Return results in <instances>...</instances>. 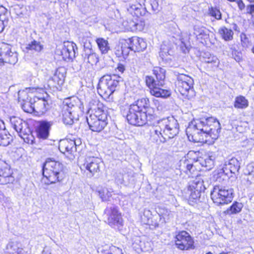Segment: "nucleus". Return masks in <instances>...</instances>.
I'll return each mask as SVG.
<instances>
[{"mask_svg":"<svg viewBox=\"0 0 254 254\" xmlns=\"http://www.w3.org/2000/svg\"><path fill=\"white\" fill-rule=\"evenodd\" d=\"M221 130L219 122L215 118L209 117L194 120L186 129V134L190 141L203 142L204 137L210 136L212 139L218 138Z\"/></svg>","mask_w":254,"mask_h":254,"instance_id":"obj_1","label":"nucleus"},{"mask_svg":"<svg viewBox=\"0 0 254 254\" xmlns=\"http://www.w3.org/2000/svg\"><path fill=\"white\" fill-rule=\"evenodd\" d=\"M118 70L121 73H123L125 70V66L122 64H119L117 67Z\"/></svg>","mask_w":254,"mask_h":254,"instance_id":"obj_49","label":"nucleus"},{"mask_svg":"<svg viewBox=\"0 0 254 254\" xmlns=\"http://www.w3.org/2000/svg\"><path fill=\"white\" fill-rule=\"evenodd\" d=\"M245 37V39L246 40H247V38H246V35H245V34H241V38L242 41H243V42L244 41H243V37Z\"/></svg>","mask_w":254,"mask_h":254,"instance_id":"obj_52","label":"nucleus"},{"mask_svg":"<svg viewBox=\"0 0 254 254\" xmlns=\"http://www.w3.org/2000/svg\"><path fill=\"white\" fill-rule=\"evenodd\" d=\"M208 11L209 14L216 19L220 20L221 19V13L218 8L211 6L209 7Z\"/></svg>","mask_w":254,"mask_h":254,"instance_id":"obj_41","label":"nucleus"},{"mask_svg":"<svg viewBox=\"0 0 254 254\" xmlns=\"http://www.w3.org/2000/svg\"><path fill=\"white\" fill-rule=\"evenodd\" d=\"M96 42L102 54H106L110 50L108 41L103 38H97Z\"/></svg>","mask_w":254,"mask_h":254,"instance_id":"obj_33","label":"nucleus"},{"mask_svg":"<svg viewBox=\"0 0 254 254\" xmlns=\"http://www.w3.org/2000/svg\"><path fill=\"white\" fill-rule=\"evenodd\" d=\"M151 212L149 209H144L143 216H142V219L143 220L144 218V221H146V223H148L149 220L151 218Z\"/></svg>","mask_w":254,"mask_h":254,"instance_id":"obj_44","label":"nucleus"},{"mask_svg":"<svg viewBox=\"0 0 254 254\" xmlns=\"http://www.w3.org/2000/svg\"><path fill=\"white\" fill-rule=\"evenodd\" d=\"M175 244L181 250L187 251L195 248L193 238L189 233L185 231L180 232L176 235Z\"/></svg>","mask_w":254,"mask_h":254,"instance_id":"obj_14","label":"nucleus"},{"mask_svg":"<svg viewBox=\"0 0 254 254\" xmlns=\"http://www.w3.org/2000/svg\"><path fill=\"white\" fill-rule=\"evenodd\" d=\"M77 144L75 140L65 139L60 141L59 148L60 151L65 154H71L76 150Z\"/></svg>","mask_w":254,"mask_h":254,"instance_id":"obj_24","label":"nucleus"},{"mask_svg":"<svg viewBox=\"0 0 254 254\" xmlns=\"http://www.w3.org/2000/svg\"><path fill=\"white\" fill-rule=\"evenodd\" d=\"M1 24V23L0 22V32H2L3 30V29L2 28V25Z\"/></svg>","mask_w":254,"mask_h":254,"instance_id":"obj_54","label":"nucleus"},{"mask_svg":"<svg viewBox=\"0 0 254 254\" xmlns=\"http://www.w3.org/2000/svg\"><path fill=\"white\" fill-rule=\"evenodd\" d=\"M233 190L225 187L215 186L211 192V198L217 205L227 204L231 202Z\"/></svg>","mask_w":254,"mask_h":254,"instance_id":"obj_11","label":"nucleus"},{"mask_svg":"<svg viewBox=\"0 0 254 254\" xmlns=\"http://www.w3.org/2000/svg\"><path fill=\"white\" fill-rule=\"evenodd\" d=\"M66 69L61 66L58 68L54 76L48 80V85L53 87H57L58 85L63 84L65 78Z\"/></svg>","mask_w":254,"mask_h":254,"instance_id":"obj_21","label":"nucleus"},{"mask_svg":"<svg viewBox=\"0 0 254 254\" xmlns=\"http://www.w3.org/2000/svg\"><path fill=\"white\" fill-rule=\"evenodd\" d=\"M4 197L3 193L0 190V200H3Z\"/></svg>","mask_w":254,"mask_h":254,"instance_id":"obj_51","label":"nucleus"},{"mask_svg":"<svg viewBox=\"0 0 254 254\" xmlns=\"http://www.w3.org/2000/svg\"><path fill=\"white\" fill-rule=\"evenodd\" d=\"M179 131V125L173 117L159 120L151 131V139L157 143L165 142L176 136Z\"/></svg>","mask_w":254,"mask_h":254,"instance_id":"obj_3","label":"nucleus"},{"mask_svg":"<svg viewBox=\"0 0 254 254\" xmlns=\"http://www.w3.org/2000/svg\"><path fill=\"white\" fill-rule=\"evenodd\" d=\"M218 34L225 41H231L233 39L234 32L230 28L225 26L221 27L218 30Z\"/></svg>","mask_w":254,"mask_h":254,"instance_id":"obj_30","label":"nucleus"},{"mask_svg":"<svg viewBox=\"0 0 254 254\" xmlns=\"http://www.w3.org/2000/svg\"><path fill=\"white\" fill-rule=\"evenodd\" d=\"M194 34L196 36L197 39L199 38H207L208 37L207 31L206 29L203 27H200L198 26H194Z\"/></svg>","mask_w":254,"mask_h":254,"instance_id":"obj_38","label":"nucleus"},{"mask_svg":"<svg viewBox=\"0 0 254 254\" xmlns=\"http://www.w3.org/2000/svg\"><path fill=\"white\" fill-rule=\"evenodd\" d=\"M247 13L252 14L254 12V4H250L247 6Z\"/></svg>","mask_w":254,"mask_h":254,"instance_id":"obj_46","label":"nucleus"},{"mask_svg":"<svg viewBox=\"0 0 254 254\" xmlns=\"http://www.w3.org/2000/svg\"><path fill=\"white\" fill-rule=\"evenodd\" d=\"M240 168V163L236 158L225 160L219 174L223 173L228 177H232Z\"/></svg>","mask_w":254,"mask_h":254,"instance_id":"obj_19","label":"nucleus"},{"mask_svg":"<svg viewBox=\"0 0 254 254\" xmlns=\"http://www.w3.org/2000/svg\"><path fill=\"white\" fill-rule=\"evenodd\" d=\"M98 192L102 201H108L112 195L113 190L111 189L101 188L98 189Z\"/></svg>","mask_w":254,"mask_h":254,"instance_id":"obj_36","label":"nucleus"},{"mask_svg":"<svg viewBox=\"0 0 254 254\" xmlns=\"http://www.w3.org/2000/svg\"><path fill=\"white\" fill-rule=\"evenodd\" d=\"M0 22L1 23L2 28L4 29L8 22V13L7 9L2 6H0Z\"/></svg>","mask_w":254,"mask_h":254,"instance_id":"obj_39","label":"nucleus"},{"mask_svg":"<svg viewBox=\"0 0 254 254\" xmlns=\"http://www.w3.org/2000/svg\"><path fill=\"white\" fill-rule=\"evenodd\" d=\"M202 58L204 62L208 64L207 66L210 70H214L219 65V61L218 59L216 56L209 52L203 53Z\"/></svg>","mask_w":254,"mask_h":254,"instance_id":"obj_27","label":"nucleus"},{"mask_svg":"<svg viewBox=\"0 0 254 254\" xmlns=\"http://www.w3.org/2000/svg\"><path fill=\"white\" fill-rule=\"evenodd\" d=\"M180 170L187 174L191 173V170H193V164L190 162L188 160H182L180 161Z\"/></svg>","mask_w":254,"mask_h":254,"instance_id":"obj_35","label":"nucleus"},{"mask_svg":"<svg viewBox=\"0 0 254 254\" xmlns=\"http://www.w3.org/2000/svg\"><path fill=\"white\" fill-rule=\"evenodd\" d=\"M82 43L84 48L82 57L84 59V62H86L92 65L96 64L99 61V58L92 49L90 41L87 39L83 38Z\"/></svg>","mask_w":254,"mask_h":254,"instance_id":"obj_17","label":"nucleus"},{"mask_svg":"<svg viewBox=\"0 0 254 254\" xmlns=\"http://www.w3.org/2000/svg\"><path fill=\"white\" fill-rule=\"evenodd\" d=\"M0 66L4 63L15 64L18 61V53L11 45L5 43L0 44Z\"/></svg>","mask_w":254,"mask_h":254,"instance_id":"obj_12","label":"nucleus"},{"mask_svg":"<svg viewBox=\"0 0 254 254\" xmlns=\"http://www.w3.org/2000/svg\"><path fill=\"white\" fill-rule=\"evenodd\" d=\"M136 25V24L135 22H132L130 23L129 27L130 28H132L133 27H135Z\"/></svg>","mask_w":254,"mask_h":254,"instance_id":"obj_50","label":"nucleus"},{"mask_svg":"<svg viewBox=\"0 0 254 254\" xmlns=\"http://www.w3.org/2000/svg\"><path fill=\"white\" fill-rule=\"evenodd\" d=\"M145 1L146 0H129L127 3V11L136 17L144 15L147 11Z\"/></svg>","mask_w":254,"mask_h":254,"instance_id":"obj_16","label":"nucleus"},{"mask_svg":"<svg viewBox=\"0 0 254 254\" xmlns=\"http://www.w3.org/2000/svg\"><path fill=\"white\" fill-rule=\"evenodd\" d=\"M173 51L167 45L163 43L161 45L159 55L162 60L168 61L171 60L170 57L173 54Z\"/></svg>","mask_w":254,"mask_h":254,"instance_id":"obj_32","label":"nucleus"},{"mask_svg":"<svg viewBox=\"0 0 254 254\" xmlns=\"http://www.w3.org/2000/svg\"><path fill=\"white\" fill-rule=\"evenodd\" d=\"M13 140L12 136L5 130V125L0 119V145L6 146Z\"/></svg>","mask_w":254,"mask_h":254,"instance_id":"obj_26","label":"nucleus"},{"mask_svg":"<svg viewBox=\"0 0 254 254\" xmlns=\"http://www.w3.org/2000/svg\"><path fill=\"white\" fill-rule=\"evenodd\" d=\"M11 127L17 132L18 135L28 144H33L34 137L27 122L17 117L10 118Z\"/></svg>","mask_w":254,"mask_h":254,"instance_id":"obj_9","label":"nucleus"},{"mask_svg":"<svg viewBox=\"0 0 254 254\" xmlns=\"http://www.w3.org/2000/svg\"><path fill=\"white\" fill-rule=\"evenodd\" d=\"M249 2L253 3L254 2V0H247Z\"/></svg>","mask_w":254,"mask_h":254,"instance_id":"obj_55","label":"nucleus"},{"mask_svg":"<svg viewBox=\"0 0 254 254\" xmlns=\"http://www.w3.org/2000/svg\"><path fill=\"white\" fill-rule=\"evenodd\" d=\"M127 43L130 50L135 52L142 51L146 48V44L143 39L137 37H132L129 38Z\"/></svg>","mask_w":254,"mask_h":254,"instance_id":"obj_25","label":"nucleus"},{"mask_svg":"<svg viewBox=\"0 0 254 254\" xmlns=\"http://www.w3.org/2000/svg\"><path fill=\"white\" fill-rule=\"evenodd\" d=\"M76 142L77 146L81 144V141L80 140H75Z\"/></svg>","mask_w":254,"mask_h":254,"instance_id":"obj_53","label":"nucleus"},{"mask_svg":"<svg viewBox=\"0 0 254 254\" xmlns=\"http://www.w3.org/2000/svg\"><path fill=\"white\" fill-rule=\"evenodd\" d=\"M246 171L248 175H252L254 177V162H252L247 165Z\"/></svg>","mask_w":254,"mask_h":254,"instance_id":"obj_45","label":"nucleus"},{"mask_svg":"<svg viewBox=\"0 0 254 254\" xmlns=\"http://www.w3.org/2000/svg\"><path fill=\"white\" fill-rule=\"evenodd\" d=\"M100 250L101 252L104 251L105 254H123L122 250L116 247L115 246H111L110 247L109 250H100L99 249V251Z\"/></svg>","mask_w":254,"mask_h":254,"instance_id":"obj_42","label":"nucleus"},{"mask_svg":"<svg viewBox=\"0 0 254 254\" xmlns=\"http://www.w3.org/2000/svg\"><path fill=\"white\" fill-rule=\"evenodd\" d=\"M130 49L128 48V46L127 47H122V54L123 55L127 56L128 54L129 51Z\"/></svg>","mask_w":254,"mask_h":254,"instance_id":"obj_48","label":"nucleus"},{"mask_svg":"<svg viewBox=\"0 0 254 254\" xmlns=\"http://www.w3.org/2000/svg\"><path fill=\"white\" fill-rule=\"evenodd\" d=\"M202 186V182L198 181L196 179L190 183L187 190L190 201L196 202L199 200Z\"/></svg>","mask_w":254,"mask_h":254,"instance_id":"obj_20","label":"nucleus"},{"mask_svg":"<svg viewBox=\"0 0 254 254\" xmlns=\"http://www.w3.org/2000/svg\"><path fill=\"white\" fill-rule=\"evenodd\" d=\"M14 180L10 166L5 161L0 160V185L12 184Z\"/></svg>","mask_w":254,"mask_h":254,"instance_id":"obj_18","label":"nucleus"},{"mask_svg":"<svg viewBox=\"0 0 254 254\" xmlns=\"http://www.w3.org/2000/svg\"><path fill=\"white\" fill-rule=\"evenodd\" d=\"M77 48L76 44L73 42H67L64 43V45L61 51V55L65 61H69L75 58Z\"/></svg>","mask_w":254,"mask_h":254,"instance_id":"obj_22","label":"nucleus"},{"mask_svg":"<svg viewBox=\"0 0 254 254\" xmlns=\"http://www.w3.org/2000/svg\"><path fill=\"white\" fill-rule=\"evenodd\" d=\"M153 73L156 80L152 76L145 77V82L150 89V94L156 97L167 98L171 95L170 90L162 89L161 87L164 85L165 78V70L159 67H156L153 70Z\"/></svg>","mask_w":254,"mask_h":254,"instance_id":"obj_4","label":"nucleus"},{"mask_svg":"<svg viewBox=\"0 0 254 254\" xmlns=\"http://www.w3.org/2000/svg\"><path fill=\"white\" fill-rule=\"evenodd\" d=\"M152 112L153 110L150 107L149 99L142 98L130 105L126 118L130 125L142 126L148 121L152 120L153 116Z\"/></svg>","mask_w":254,"mask_h":254,"instance_id":"obj_2","label":"nucleus"},{"mask_svg":"<svg viewBox=\"0 0 254 254\" xmlns=\"http://www.w3.org/2000/svg\"><path fill=\"white\" fill-rule=\"evenodd\" d=\"M6 250L9 254H21L23 251L21 245L17 242H9Z\"/></svg>","mask_w":254,"mask_h":254,"instance_id":"obj_31","label":"nucleus"},{"mask_svg":"<svg viewBox=\"0 0 254 254\" xmlns=\"http://www.w3.org/2000/svg\"><path fill=\"white\" fill-rule=\"evenodd\" d=\"M102 165V162L101 159L94 156H88L85 158L81 169H85L89 172L90 176L92 177L99 174Z\"/></svg>","mask_w":254,"mask_h":254,"instance_id":"obj_15","label":"nucleus"},{"mask_svg":"<svg viewBox=\"0 0 254 254\" xmlns=\"http://www.w3.org/2000/svg\"><path fill=\"white\" fill-rule=\"evenodd\" d=\"M248 106V101L245 97L240 96L236 98L234 107L236 108L244 109Z\"/></svg>","mask_w":254,"mask_h":254,"instance_id":"obj_37","label":"nucleus"},{"mask_svg":"<svg viewBox=\"0 0 254 254\" xmlns=\"http://www.w3.org/2000/svg\"><path fill=\"white\" fill-rule=\"evenodd\" d=\"M50 105L45 98H39L35 97L34 101L32 104L31 108L32 111L38 113L39 115H42L46 113L49 109Z\"/></svg>","mask_w":254,"mask_h":254,"instance_id":"obj_23","label":"nucleus"},{"mask_svg":"<svg viewBox=\"0 0 254 254\" xmlns=\"http://www.w3.org/2000/svg\"><path fill=\"white\" fill-rule=\"evenodd\" d=\"M237 3L239 8L242 10L245 7V4L242 0H238L236 1Z\"/></svg>","mask_w":254,"mask_h":254,"instance_id":"obj_47","label":"nucleus"},{"mask_svg":"<svg viewBox=\"0 0 254 254\" xmlns=\"http://www.w3.org/2000/svg\"><path fill=\"white\" fill-rule=\"evenodd\" d=\"M122 82V78L116 74L104 75L99 80L98 92L101 96L109 98Z\"/></svg>","mask_w":254,"mask_h":254,"instance_id":"obj_7","label":"nucleus"},{"mask_svg":"<svg viewBox=\"0 0 254 254\" xmlns=\"http://www.w3.org/2000/svg\"><path fill=\"white\" fill-rule=\"evenodd\" d=\"M206 254H212L211 252H208L207 253H206Z\"/></svg>","mask_w":254,"mask_h":254,"instance_id":"obj_57","label":"nucleus"},{"mask_svg":"<svg viewBox=\"0 0 254 254\" xmlns=\"http://www.w3.org/2000/svg\"><path fill=\"white\" fill-rule=\"evenodd\" d=\"M43 48V46L41 44L40 42L33 40L26 46L27 50H34L36 52H40Z\"/></svg>","mask_w":254,"mask_h":254,"instance_id":"obj_40","label":"nucleus"},{"mask_svg":"<svg viewBox=\"0 0 254 254\" xmlns=\"http://www.w3.org/2000/svg\"><path fill=\"white\" fill-rule=\"evenodd\" d=\"M243 206L244 205L242 203L235 201L231 206L227 209L226 213L228 215L238 214L241 211Z\"/></svg>","mask_w":254,"mask_h":254,"instance_id":"obj_34","label":"nucleus"},{"mask_svg":"<svg viewBox=\"0 0 254 254\" xmlns=\"http://www.w3.org/2000/svg\"><path fill=\"white\" fill-rule=\"evenodd\" d=\"M104 215L106 222L112 227L119 229L123 225V219L118 207L115 205L107 207Z\"/></svg>","mask_w":254,"mask_h":254,"instance_id":"obj_13","label":"nucleus"},{"mask_svg":"<svg viewBox=\"0 0 254 254\" xmlns=\"http://www.w3.org/2000/svg\"><path fill=\"white\" fill-rule=\"evenodd\" d=\"M97 103V107H91V114L86 118L89 128L93 131L100 132L102 131L108 124L107 113L101 109L102 105L99 104L98 101H93Z\"/></svg>","mask_w":254,"mask_h":254,"instance_id":"obj_5","label":"nucleus"},{"mask_svg":"<svg viewBox=\"0 0 254 254\" xmlns=\"http://www.w3.org/2000/svg\"><path fill=\"white\" fill-rule=\"evenodd\" d=\"M79 105V102L76 103L71 99H66L64 101L63 121L64 124L71 125L73 123L74 120L78 119L79 113L81 112Z\"/></svg>","mask_w":254,"mask_h":254,"instance_id":"obj_10","label":"nucleus"},{"mask_svg":"<svg viewBox=\"0 0 254 254\" xmlns=\"http://www.w3.org/2000/svg\"><path fill=\"white\" fill-rule=\"evenodd\" d=\"M42 173L50 184L61 182L65 177L63 164L50 158L47 159L43 164Z\"/></svg>","mask_w":254,"mask_h":254,"instance_id":"obj_6","label":"nucleus"},{"mask_svg":"<svg viewBox=\"0 0 254 254\" xmlns=\"http://www.w3.org/2000/svg\"><path fill=\"white\" fill-rule=\"evenodd\" d=\"M50 125L47 122H42L37 129V135L38 138L45 139L49 134Z\"/></svg>","mask_w":254,"mask_h":254,"instance_id":"obj_29","label":"nucleus"},{"mask_svg":"<svg viewBox=\"0 0 254 254\" xmlns=\"http://www.w3.org/2000/svg\"><path fill=\"white\" fill-rule=\"evenodd\" d=\"M177 81L175 82L177 90L185 98H190L194 95L193 79L188 75L175 71Z\"/></svg>","mask_w":254,"mask_h":254,"instance_id":"obj_8","label":"nucleus"},{"mask_svg":"<svg viewBox=\"0 0 254 254\" xmlns=\"http://www.w3.org/2000/svg\"><path fill=\"white\" fill-rule=\"evenodd\" d=\"M149 3L153 11L156 12L159 10L158 0H149Z\"/></svg>","mask_w":254,"mask_h":254,"instance_id":"obj_43","label":"nucleus"},{"mask_svg":"<svg viewBox=\"0 0 254 254\" xmlns=\"http://www.w3.org/2000/svg\"><path fill=\"white\" fill-rule=\"evenodd\" d=\"M20 92H19L18 93V98L19 100H20Z\"/></svg>","mask_w":254,"mask_h":254,"instance_id":"obj_56","label":"nucleus"},{"mask_svg":"<svg viewBox=\"0 0 254 254\" xmlns=\"http://www.w3.org/2000/svg\"><path fill=\"white\" fill-rule=\"evenodd\" d=\"M22 93H25L24 91H22Z\"/></svg>","mask_w":254,"mask_h":254,"instance_id":"obj_58","label":"nucleus"},{"mask_svg":"<svg viewBox=\"0 0 254 254\" xmlns=\"http://www.w3.org/2000/svg\"><path fill=\"white\" fill-rule=\"evenodd\" d=\"M215 156L213 154L209 155L206 156L205 158H199L196 160V162H198L202 167L206 168V170H210L212 169L214 166V161Z\"/></svg>","mask_w":254,"mask_h":254,"instance_id":"obj_28","label":"nucleus"}]
</instances>
